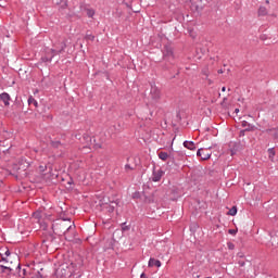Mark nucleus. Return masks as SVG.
<instances>
[{
	"label": "nucleus",
	"mask_w": 278,
	"mask_h": 278,
	"mask_svg": "<svg viewBox=\"0 0 278 278\" xmlns=\"http://www.w3.org/2000/svg\"><path fill=\"white\" fill-rule=\"evenodd\" d=\"M64 49H66V42L64 41L53 43V48H45L43 54L41 55V62H52L55 55L64 53Z\"/></svg>",
	"instance_id": "1"
},
{
	"label": "nucleus",
	"mask_w": 278,
	"mask_h": 278,
	"mask_svg": "<svg viewBox=\"0 0 278 278\" xmlns=\"http://www.w3.org/2000/svg\"><path fill=\"white\" fill-rule=\"evenodd\" d=\"M51 228L56 236H66L68 231L75 229V224H71V219H67V222L63 219L60 224H52Z\"/></svg>",
	"instance_id": "2"
},
{
	"label": "nucleus",
	"mask_w": 278,
	"mask_h": 278,
	"mask_svg": "<svg viewBox=\"0 0 278 278\" xmlns=\"http://www.w3.org/2000/svg\"><path fill=\"white\" fill-rule=\"evenodd\" d=\"M33 218L36 219V223H38L40 225V228L43 229L45 231H47L49 225L46 222H43L42 218H45V220H53L51 218V215L42 214V212L40 211H36L35 213H33Z\"/></svg>",
	"instance_id": "3"
},
{
	"label": "nucleus",
	"mask_w": 278,
	"mask_h": 278,
	"mask_svg": "<svg viewBox=\"0 0 278 278\" xmlns=\"http://www.w3.org/2000/svg\"><path fill=\"white\" fill-rule=\"evenodd\" d=\"M163 60H165V62H170V63H173V60H175V54L170 46H164Z\"/></svg>",
	"instance_id": "4"
},
{
	"label": "nucleus",
	"mask_w": 278,
	"mask_h": 278,
	"mask_svg": "<svg viewBox=\"0 0 278 278\" xmlns=\"http://www.w3.org/2000/svg\"><path fill=\"white\" fill-rule=\"evenodd\" d=\"M75 138H77V140H80V142L83 144H85L84 149H90V147H92V137H90L89 135H75Z\"/></svg>",
	"instance_id": "5"
},
{
	"label": "nucleus",
	"mask_w": 278,
	"mask_h": 278,
	"mask_svg": "<svg viewBox=\"0 0 278 278\" xmlns=\"http://www.w3.org/2000/svg\"><path fill=\"white\" fill-rule=\"evenodd\" d=\"M212 150V147L208 148H200L197 151V155L198 157H201V160H210L212 157V152H210Z\"/></svg>",
	"instance_id": "6"
},
{
	"label": "nucleus",
	"mask_w": 278,
	"mask_h": 278,
	"mask_svg": "<svg viewBox=\"0 0 278 278\" xmlns=\"http://www.w3.org/2000/svg\"><path fill=\"white\" fill-rule=\"evenodd\" d=\"M150 96H151V99H153V101H160L162 97V92L157 87L152 86L150 89Z\"/></svg>",
	"instance_id": "7"
},
{
	"label": "nucleus",
	"mask_w": 278,
	"mask_h": 278,
	"mask_svg": "<svg viewBox=\"0 0 278 278\" xmlns=\"http://www.w3.org/2000/svg\"><path fill=\"white\" fill-rule=\"evenodd\" d=\"M162 177H164V170H162V168L155 169V167H153L152 181L157 182Z\"/></svg>",
	"instance_id": "8"
},
{
	"label": "nucleus",
	"mask_w": 278,
	"mask_h": 278,
	"mask_svg": "<svg viewBox=\"0 0 278 278\" xmlns=\"http://www.w3.org/2000/svg\"><path fill=\"white\" fill-rule=\"evenodd\" d=\"M12 98L10 97V93L8 92H2L0 94V101L3 102V104L8 108L10 105V101Z\"/></svg>",
	"instance_id": "9"
},
{
	"label": "nucleus",
	"mask_w": 278,
	"mask_h": 278,
	"mask_svg": "<svg viewBox=\"0 0 278 278\" xmlns=\"http://www.w3.org/2000/svg\"><path fill=\"white\" fill-rule=\"evenodd\" d=\"M148 266L149 268H153V266H156V268H160L162 266V262H160V260L150 258Z\"/></svg>",
	"instance_id": "10"
},
{
	"label": "nucleus",
	"mask_w": 278,
	"mask_h": 278,
	"mask_svg": "<svg viewBox=\"0 0 278 278\" xmlns=\"http://www.w3.org/2000/svg\"><path fill=\"white\" fill-rule=\"evenodd\" d=\"M241 126H242V127H247V128H245V131H255V125L250 124V123L247 122V121H242V122H241Z\"/></svg>",
	"instance_id": "11"
},
{
	"label": "nucleus",
	"mask_w": 278,
	"mask_h": 278,
	"mask_svg": "<svg viewBox=\"0 0 278 278\" xmlns=\"http://www.w3.org/2000/svg\"><path fill=\"white\" fill-rule=\"evenodd\" d=\"M185 149H189V151H194L197 149V144L194 141H184Z\"/></svg>",
	"instance_id": "12"
},
{
	"label": "nucleus",
	"mask_w": 278,
	"mask_h": 278,
	"mask_svg": "<svg viewBox=\"0 0 278 278\" xmlns=\"http://www.w3.org/2000/svg\"><path fill=\"white\" fill-rule=\"evenodd\" d=\"M116 205H118L116 202H112L110 205L106 206V210L110 214L114 213V210H116Z\"/></svg>",
	"instance_id": "13"
},
{
	"label": "nucleus",
	"mask_w": 278,
	"mask_h": 278,
	"mask_svg": "<svg viewBox=\"0 0 278 278\" xmlns=\"http://www.w3.org/2000/svg\"><path fill=\"white\" fill-rule=\"evenodd\" d=\"M266 14H268V10L266 9V7H260L258 16H266Z\"/></svg>",
	"instance_id": "14"
},
{
	"label": "nucleus",
	"mask_w": 278,
	"mask_h": 278,
	"mask_svg": "<svg viewBox=\"0 0 278 278\" xmlns=\"http://www.w3.org/2000/svg\"><path fill=\"white\" fill-rule=\"evenodd\" d=\"M28 105H34L35 108H38V101L34 97L28 98Z\"/></svg>",
	"instance_id": "15"
},
{
	"label": "nucleus",
	"mask_w": 278,
	"mask_h": 278,
	"mask_svg": "<svg viewBox=\"0 0 278 278\" xmlns=\"http://www.w3.org/2000/svg\"><path fill=\"white\" fill-rule=\"evenodd\" d=\"M159 157H160V160H162L163 162H166V160H168V153H167V152H160V153H159Z\"/></svg>",
	"instance_id": "16"
},
{
	"label": "nucleus",
	"mask_w": 278,
	"mask_h": 278,
	"mask_svg": "<svg viewBox=\"0 0 278 278\" xmlns=\"http://www.w3.org/2000/svg\"><path fill=\"white\" fill-rule=\"evenodd\" d=\"M236 214H238V207H237V206H232V207L228 211V215H229V216H236Z\"/></svg>",
	"instance_id": "17"
},
{
	"label": "nucleus",
	"mask_w": 278,
	"mask_h": 278,
	"mask_svg": "<svg viewBox=\"0 0 278 278\" xmlns=\"http://www.w3.org/2000/svg\"><path fill=\"white\" fill-rule=\"evenodd\" d=\"M51 147H53L54 149H60L62 147V142H60V141H52L51 142Z\"/></svg>",
	"instance_id": "18"
},
{
	"label": "nucleus",
	"mask_w": 278,
	"mask_h": 278,
	"mask_svg": "<svg viewBox=\"0 0 278 278\" xmlns=\"http://www.w3.org/2000/svg\"><path fill=\"white\" fill-rule=\"evenodd\" d=\"M86 40H90L91 42L94 41V35L87 33L85 36Z\"/></svg>",
	"instance_id": "19"
},
{
	"label": "nucleus",
	"mask_w": 278,
	"mask_h": 278,
	"mask_svg": "<svg viewBox=\"0 0 278 278\" xmlns=\"http://www.w3.org/2000/svg\"><path fill=\"white\" fill-rule=\"evenodd\" d=\"M87 16L89 18H92V16H94V10L93 9H87Z\"/></svg>",
	"instance_id": "20"
},
{
	"label": "nucleus",
	"mask_w": 278,
	"mask_h": 278,
	"mask_svg": "<svg viewBox=\"0 0 278 278\" xmlns=\"http://www.w3.org/2000/svg\"><path fill=\"white\" fill-rule=\"evenodd\" d=\"M4 271H7L8 275H12V267L3 265Z\"/></svg>",
	"instance_id": "21"
},
{
	"label": "nucleus",
	"mask_w": 278,
	"mask_h": 278,
	"mask_svg": "<svg viewBox=\"0 0 278 278\" xmlns=\"http://www.w3.org/2000/svg\"><path fill=\"white\" fill-rule=\"evenodd\" d=\"M125 170H126V173H129V170H134V167H131V165H129V164H126Z\"/></svg>",
	"instance_id": "22"
},
{
	"label": "nucleus",
	"mask_w": 278,
	"mask_h": 278,
	"mask_svg": "<svg viewBox=\"0 0 278 278\" xmlns=\"http://www.w3.org/2000/svg\"><path fill=\"white\" fill-rule=\"evenodd\" d=\"M227 247H228V249H229L230 251H233V249H236V245H235L233 243H231V242H228V243H227Z\"/></svg>",
	"instance_id": "23"
},
{
	"label": "nucleus",
	"mask_w": 278,
	"mask_h": 278,
	"mask_svg": "<svg viewBox=\"0 0 278 278\" xmlns=\"http://www.w3.org/2000/svg\"><path fill=\"white\" fill-rule=\"evenodd\" d=\"M228 233H230V236H236V233H238V230L236 229H229Z\"/></svg>",
	"instance_id": "24"
},
{
	"label": "nucleus",
	"mask_w": 278,
	"mask_h": 278,
	"mask_svg": "<svg viewBox=\"0 0 278 278\" xmlns=\"http://www.w3.org/2000/svg\"><path fill=\"white\" fill-rule=\"evenodd\" d=\"M39 170L40 173H45V170H47V165H40Z\"/></svg>",
	"instance_id": "25"
},
{
	"label": "nucleus",
	"mask_w": 278,
	"mask_h": 278,
	"mask_svg": "<svg viewBox=\"0 0 278 278\" xmlns=\"http://www.w3.org/2000/svg\"><path fill=\"white\" fill-rule=\"evenodd\" d=\"M238 265L243 268V266H247V263L244 261H239Z\"/></svg>",
	"instance_id": "26"
},
{
	"label": "nucleus",
	"mask_w": 278,
	"mask_h": 278,
	"mask_svg": "<svg viewBox=\"0 0 278 278\" xmlns=\"http://www.w3.org/2000/svg\"><path fill=\"white\" fill-rule=\"evenodd\" d=\"M247 131H248L247 129L240 130L239 136L244 137V134H247Z\"/></svg>",
	"instance_id": "27"
},
{
	"label": "nucleus",
	"mask_w": 278,
	"mask_h": 278,
	"mask_svg": "<svg viewBox=\"0 0 278 278\" xmlns=\"http://www.w3.org/2000/svg\"><path fill=\"white\" fill-rule=\"evenodd\" d=\"M275 130H277V128H268V129L265 130V132L270 134V131H275Z\"/></svg>",
	"instance_id": "28"
},
{
	"label": "nucleus",
	"mask_w": 278,
	"mask_h": 278,
	"mask_svg": "<svg viewBox=\"0 0 278 278\" xmlns=\"http://www.w3.org/2000/svg\"><path fill=\"white\" fill-rule=\"evenodd\" d=\"M4 255H5V257H10V255H11L10 250H5Z\"/></svg>",
	"instance_id": "29"
},
{
	"label": "nucleus",
	"mask_w": 278,
	"mask_h": 278,
	"mask_svg": "<svg viewBox=\"0 0 278 278\" xmlns=\"http://www.w3.org/2000/svg\"><path fill=\"white\" fill-rule=\"evenodd\" d=\"M3 273L7 274V271H5L4 267H3V265H0V274H3Z\"/></svg>",
	"instance_id": "30"
},
{
	"label": "nucleus",
	"mask_w": 278,
	"mask_h": 278,
	"mask_svg": "<svg viewBox=\"0 0 278 278\" xmlns=\"http://www.w3.org/2000/svg\"><path fill=\"white\" fill-rule=\"evenodd\" d=\"M140 278H149V277H147V274L142 273V274L140 275Z\"/></svg>",
	"instance_id": "31"
},
{
	"label": "nucleus",
	"mask_w": 278,
	"mask_h": 278,
	"mask_svg": "<svg viewBox=\"0 0 278 278\" xmlns=\"http://www.w3.org/2000/svg\"><path fill=\"white\" fill-rule=\"evenodd\" d=\"M202 73H203V75H205V77H207V75H208L207 71H203Z\"/></svg>",
	"instance_id": "32"
},
{
	"label": "nucleus",
	"mask_w": 278,
	"mask_h": 278,
	"mask_svg": "<svg viewBox=\"0 0 278 278\" xmlns=\"http://www.w3.org/2000/svg\"><path fill=\"white\" fill-rule=\"evenodd\" d=\"M226 90H227L226 87H223V88H222V92H225Z\"/></svg>",
	"instance_id": "33"
},
{
	"label": "nucleus",
	"mask_w": 278,
	"mask_h": 278,
	"mask_svg": "<svg viewBox=\"0 0 278 278\" xmlns=\"http://www.w3.org/2000/svg\"><path fill=\"white\" fill-rule=\"evenodd\" d=\"M238 112H240V109L235 110V114H238Z\"/></svg>",
	"instance_id": "34"
},
{
	"label": "nucleus",
	"mask_w": 278,
	"mask_h": 278,
	"mask_svg": "<svg viewBox=\"0 0 278 278\" xmlns=\"http://www.w3.org/2000/svg\"><path fill=\"white\" fill-rule=\"evenodd\" d=\"M238 256H239V257H244V254L239 253Z\"/></svg>",
	"instance_id": "35"
},
{
	"label": "nucleus",
	"mask_w": 278,
	"mask_h": 278,
	"mask_svg": "<svg viewBox=\"0 0 278 278\" xmlns=\"http://www.w3.org/2000/svg\"><path fill=\"white\" fill-rule=\"evenodd\" d=\"M2 262H8V258H5L4 256H2Z\"/></svg>",
	"instance_id": "36"
},
{
	"label": "nucleus",
	"mask_w": 278,
	"mask_h": 278,
	"mask_svg": "<svg viewBox=\"0 0 278 278\" xmlns=\"http://www.w3.org/2000/svg\"><path fill=\"white\" fill-rule=\"evenodd\" d=\"M96 148H97V149H101V146H100V144H98V146H96Z\"/></svg>",
	"instance_id": "37"
},
{
	"label": "nucleus",
	"mask_w": 278,
	"mask_h": 278,
	"mask_svg": "<svg viewBox=\"0 0 278 278\" xmlns=\"http://www.w3.org/2000/svg\"><path fill=\"white\" fill-rule=\"evenodd\" d=\"M274 137H275V138H278V134H275Z\"/></svg>",
	"instance_id": "38"
},
{
	"label": "nucleus",
	"mask_w": 278,
	"mask_h": 278,
	"mask_svg": "<svg viewBox=\"0 0 278 278\" xmlns=\"http://www.w3.org/2000/svg\"><path fill=\"white\" fill-rule=\"evenodd\" d=\"M123 229H124V231H125V230L129 229V227H125V228H123Z\"/></svg>",
	"instance_id": "39"
},
{
	"label": "nucleus",
	"mask_w": 278,
	"mask_h": 278,
	"mask_svg": "<svg viewBox=\"0 0 278 278\" xmlns=\"http://www.w3.org/2000/svg\"><path fill=\"white\" fill-rule=\"evenodd\" d=\"M265 3H270V1H269V0H266Z\"/></svg>",
	"instance_id": "40"
},
{
	"label": "nucleus",
	"mask_w": 278,
	"mask_h": 278,
	"mask_svg": "<svg viewBox=\"0 0 278 278\" xmlns=\"http://www.w3.org/2000/svg\"><path fill=\"white\" fill-rule=\"evenodd\" d=\"M268 151H269V153H273V149H269Z\"/></svg>",
	"instance_id": "41"
},
{
	"label": "nucleus",
	"mask_w": 278,
	"mask_h": 278,
	"mask_svg": "<svg viewBox=\"0 0 278 278\" xmlns=\"http://www.w3.org/2000/svg\"><path fill=\"white\" fill-rule=\"evenodd\" d=\"M17 268H21V264L17 265Z\"/></svg>",
	"instance_id": "42"
},
{
	"label": "nucleus",
	"mask_w": 278,
	"mask_h": 278,
	"mask_svg": "<svg viewBox=\"0 0 278 278\" xmlns=\"http://www.w3.org/2000/svg\"><path fill=\"white\" fill-rule=\"evenodd\" d=\"M218 73H223V71H222V70H219V71H218Z\"/></svg>",
	"instance_id": "43"
}]
</instances>
